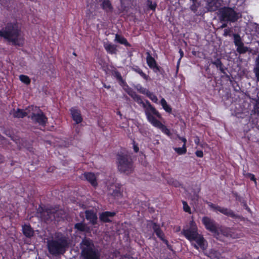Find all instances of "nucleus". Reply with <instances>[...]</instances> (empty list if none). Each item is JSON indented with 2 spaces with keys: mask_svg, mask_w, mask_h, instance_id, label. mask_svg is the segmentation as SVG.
<instances>
[{
  "mask_svg": "<svg viewBox=\"0 0 259 259\" xmlns=\"http://www.w3.org/2000/svg\"><path fill=\"white\" fill-rule=\"evenodd\" d=\"M0 37L15 46H21L24 42L21 30L16 23H8L0 30Z\"/></svg>",
  "mask_w": 259,
  "mask_h": 259,
  "instance_id": "nucleus-1",
  "label": "nucleus"
},
{
  "mask_svg": "<svg viewBox=\"0 0 259 259\" xmlns=\"http://www.w3.org/2000/svg\"><path fill=\"white\" fill-rule=\"evenodd\" d=\"M80 245L82 259H100L98 250L92 240L85 238L82 240Z\"/></svg>",
  "mask_w": 259,
  "mask_h": 259,
  "instance_id": "nucleus-2",
  "label": "nucleus"
},
{
  "mask_svg": "<svg viewBox=\"0 0 259 259\" xmlns=\"http://www.w3.org/2000/svg\"><path fill=\"white\" fill-rule=\"evenodd\" d=\"M117 164L118 170L121 173L130 175L134 171L133 161L127 155H118Z\"/></svg>",
  "mask_w": 259,
  "mask_h": 259,
  "instance_id": "nucleus-3",
  "label": "nucleus"
},
{
  "mask_svg": "<svg viewBox=\"0 0 259 259\" xmlns=\"http://www.w3.org/2000/svg\"><path fill=\"white\" fill-rule=\"evenodd\" d=\"M143 107L145 109V113L146 115L148 121L152 124H154L158 120L155 117L161 118V115L156 109L152 106L149 101H147L146 103L143 104Z\"/></svg>",
  "mask_w": 259,
  "mask_h": 259,
  "instance_id": "nucleus-4",
  "label": "nucleus"
},
{
  "mask_svg": "<svg viewBox=\"0 0 259 259\" xmlns=\"http://www.w3.org/2000/svg\"><path fill=\"white\" fill-rule=\"evenodd\" d=\"M67 243L65 240L59 241H49L48 247L49 252L53 254L62 253L64 251V248L67 246Z\"/></svg>",
  "mask_w": 259,
  "mask_h": 259,
  "instance_id": "nucleus-5",
  "label": "nucleus"
},
{
  "mask_svg": "<svg viewBox=\"0 0 259 259\" xmlns=\"http://www.w3.org/2000/svg\"><path fill=\"white\" fill-rule=\"evenodd\" d=\"M181 233L190 242H192L194 238L199 234L198 228L193 221H191L189 226L184 228Z\"/></svg>",
  "mask_w": 259,
  "mask_h": 259,
  "instance_id": "nucleus-6",
  "label": "nucleus"
},
{
  "mask_svg": "<svg viewBox=\"0 0 259 259\" xmlns=\"http://www.w3.org/2000/svg\"><path fill=\"white\" fill-rule=\"evenodd\" d=\"M220 14L222 20L224 21H230L235 22L238 19L237 14L232 9L229 8H224L221 10Z\"/></svg>",
  "mask_w": 259,
  "mask_h": 259,
  "instance_id": "nucleus-7",
  "label": "nucleus"
},
{
  "mask_svg": "<svg viewBox=\"0 0 259 259\" xmlns=\"http://www.w3.org/2000/svg\"><path fill=\"white\" fill-rule=\"evenodd\" d=\"M37 110L38 108L37 107L31 106L26 109L25 110L20 109H17L16 110L13 109L11 111L10 114L15 118H23L26 116L29 117L31 111L35 110L36 111Z\"/></svg>",
  "mask_w": 259,
  "mask_h": 259,
  "instance_id": "nucleus-8",
  "label": "nucleus"
},
{
  "mask_svg": "<svg viewBox=\"0 0 259 259\" xmlns=\"http://www.w3.org/2000/svg\"><path fill=\"white\" fill-rule=\"evenodd\" d=\"M192 242V245L197 249L199 248L202 250H206L207 247V242L201 234H198Z\"/></svg>",
  "mask_w": 259,
  "mask_h": 259,
  "instance_id": "nucleus-9",
  "label": "nucleus"
},
{
  "mask_svg": "<svg viewBox=\"0 0 259 259\" xmlns=\"http://www.w3.org/2000/svg\"><path fill=\"white\" fill-rule=\"evenodd\" d=\"M38 108L36 111H31L29 117H31L33 121L39 124L44 125L47 122V118L41 111L38 112Z\"/></svg>",
  "mask_w": 259,
  "mask_h": 259,
  "instance_id": "nucleus-10",
  "label": "nucleus"
},
{
  "mask_svg": "<svg viewBox=\"0 0 259 259\" xmlns=\"http://www.w3.org/2000/svg\"><path fill=\"white\" fill-rule=\"evenodd\" d=\"M202 222L208 230L214 234L218 232V227L213 220L205 217L202 218Z\"/></svg>",
  "mask_w": 259,
  "mask_h": 259,
  "instance_id": "nucleus-11",
  "label": "nucleus"
},
{
  "mask_svg": "<svg viewBox=\"0 0 259 259\" xmlns=\"http://www.w3.org/2000/svg\"><path fill=\"white\" fill-rule=\"evenodd\" d=\"M208 206L210 208L214 211H219L223 214L232 218L236 217V215L234 212L227 208L221 207L219 206H217L211 203H209Z\"/></svg>",
  "mask_w": 259,
  "mask_h": 259,
  "instance_id": "nucleus-12",
  "label": "nucleus"
},
{
  "mask_svg": "<svg viewBox=\"0 0 259 259\" xmlns=\"http://www.w3.org/2000/svg\"><path fill=\"white\" fill-rule=\"evenodd\" d=\"M70 112L72 118L76 123L78 124L82 122V118L79 110L75 108H72L70 109Z\"/></svg>",
  "mask_w": 259,
  "mask_h": 259,
  "instance_id": "nucleus-13",
  "label": "nucleus"
},
{
  "mask_svg": "<svg viewBox=\"0 0 259 259\" xmlns=\"http://www.w3.org/2000/svg\"><path fill=\"white\" fill-rule=\"evenodd\" d=\"M146 61L149 67L151 69H153L154 71L157 72L159 70V67L157 66L155 60L149 53L147 54Z\"/></svg>",
  "mask_w": 259,
  "mask_h": 259,
  "instance_id": "nucleus-14",
  "label": "nucleus"
},
{
  "mask_svg": "<svg viewBox=\"0 0 259 259\" xmlns=\"http://www.w3.org/2000/svg\"><path fill=\"white\" fill-rule=\"evenodd\" d=\"M86 219L89 220L92 224L97 223V217L96 213L92 210H87L85 211Z\"/></svg>",
  "mask_w": 259,
  "mask_h": 259,
  "instance_id": "nucleus-15",
  "label": "nucleus"
},
{
  "mask_svg": "<svg viewBox=\"0 0 259 259\" xmlns=\"http://www.w3.org/2000/svg\"><path fill=\"white\" fill-rule=\"evenodd\" d=\"M152 227L157 237L160 238L163 241L167 242V241L164 239V234L160 229L159 226L156 225L155 223H152Z\"/></svg>",
  "mask_w": 259,
  "mask_h": 259,
  "instance_id": "nucleus-16",
  "label": "nucleus"
},
{
  "mask_svg": "<svg viewBox=\"0 0 259 259\" xmlns=\"http://www.w3.org/2000/svg\"><path fill=\"white\" fill-rule=\"evenodd\" d=\"M220 232L224 236L227 237H231L233 238L237 237L234 234H233L232 230H231L229 228L218 227V232L216 234H219Z\"/></svg>",
  "mask_w": 259,
  "mask_h": 259,
  "instance_id": "nucleus-17",
  "label": "nucleus"
},
{
  "mask_svg": "<svg viewBox=\"0 0 259 259\" xmlns=\"http://www.w3.org/2000/svg\"><path fill=\"white\" fill-rule=\"evenodd\" d=\"M84 176L86 180L89 182L93 186H96L97 185L96 177L94 174L92 172H88L85 173Z\"/></svg>",
  "mask_w": 259,
  "mask_h": 259,
  "instance_id": "nucleus-18",
  "label": "nucleus"
},
{
  "mask_svg": "<svg viewBox=\"0 0 259 259\" xmlns=\"http://www.w3.org/2000/svg\"><path fill=\"white\" fill-rule=\"evenodd\" d=\"M154 127H156L160 129L164 134L167 136L170 135L169 130L159 120L157 121L154 124L152 125Z\"/></svg>",
  "mask_w": 259,
  "mask_h": 259,
  "instance_id": "nucleus-19",
  "label": "nucleus"
},
{
  "mask_svg": "<svg viewBox=\"0 0 259 259\" xmlns=\"http://www.w3.org/2000/svg\"><path fill=\"white\" fill-rule=\"evenodd\" d=\"M115 214L114 212L105 211L100 215V219L103 222H109L111 221L110 218L113 217Z\"/></svg>",
  "mask_w": 259,
  "mask_h": 259,
  "instance_id": "nucleus-20",
  "label": "nucleus"
},
{
  "mask_svg": "<svg viewBox=\"0 0 259 259\" xmlns=\"http://www.w3.org/2000/svg\"><path fill=\"white\" fill-rule=\"evenodd\" d=\"M108 193L115 197L119 196L121 194L119 188H117L114 185H111L109 187L108 189Z\"/></svg>",
  "mask_w": 259,
  "mask_h": 259,
  "instance_id": "nucleus-21",
  "label": "nucleus"
},
{
  "mask_svg": "<svg viewBox=\"0 0 259 259\" xmlns=\"http://www.w3.org/2000/svg\"><path fill=\"white\" fill-rule=\"evenodd\" d=\"M101 7L106 12H110L112 10V7L109 0H101Z\"/></svg>",
  "mask_w": 259,
  "mask_h": 259,
  "instance_id": "nucleus-22",
  "label": "nucleus"
},
{
  "mask_svg": "<svg viewBox=\"0 0 259 259\" xmlns=\"http://www.w3.org/2000/svg\"><path fill=\"white\" fill-rule=\"evenodd\" d=\"M22 230L23 234L27 237H30L33 235V231L29 225H24Z\"/></svg>",
  "mask_w": 259,
  "mask_h": 259,
  "instance_id": "nucleus-23",
  "label": "nucleus"
},
{
  "mask_svg": "<svg viewBox=\"0 0 259 259\" xmlns=\"http://www.w3.org/2000/svg\"><path fill=\"white\" fill-rule=\"evenodd\" d=\"M104 47L107 52L111 54L116 53V48L114 45L110 43H105Z\"/></svg>",
  "mask_w": 259,
  "mask_h": 259,
  "instance_id": "nucleus-24",
  "label": "nucleus"
},
{
  "mask_svg": "<svg viewBox=\"0 0 259 259\" xmlns=\"http://www.w3.org/2000/svg\"><path fill=\"white\" fill-rule=\"evenodd\" d=\"M211 259H220L221 254L214 249H211L207 255Z\"/></svg>",
  "mask_w": 259,
  "mask_h": 259,
  "instance_id": "nucleus-25",
  "label": "nucleus"
},
{
  "mask_svg": "<svg viewBox=\"0 0 259 259\" xmlns=\"http://www.w3.org/2000/svg\"><path fill=\"white\" fill-rule=\"evenodd\" d=\"M115 40L121 44H123L126 46L129 45L126 39L124 37L118 34H116Z\"/></svg>",
  "mask_w": 259,
  "mask_h": 259,
  "instance_id": "nucleus-26",
  "label": "nucleus"
},
{
  "mask_svg": "<svg viewBox=\"0 0 259 259\" xmlns=\"http://www.w3.org/2000/svg\"><path fill=\"white\" fill-rule=\"evenodd\" d=\"M160 103L163 108L165 110V111L168 113H170L171 112V108L167 104L166 101L164 98L161 99L160 101Z\"/></svg>",
  "mask_w": 259,
  "mask_h": 259,
  "instance_id": "nucleus-27",
  "label": "nucleus"
},
{
  "mask_svg": "<svg viewBox=\"0 0 259 259\" xmlns=\"http://www.w3.org/2000/svg\"><path fill=\"white\" fill-rule=\"evenodd\" d=\"M254 72L256 77L257 80L259 81V55L255 60V67L254 68Z\"/></svg>",
  "mask_w": 259,
  "mask_h": 259,
  "instance_id": "nucleus-28",
  "label": "nucleus"
},
{
  "mask_svg": "<svg viewBox=\"0 0 259 259\" xmlns=\"http://www.w3.org/2000/svg\"><path fill=\"white\" fill-rule=\"evenodd\" d=\"M75 228L80 231H87L88 227L83 223H77L75 225Z\"/></svg>",
  "mask_w": 259,
  "mask_h": 259,
  "instance_id": "nucleus-29",
  "label": "nucleus"
},
{
  "mask_svg": "<svg viewBox=\"0 0 259 259\" xmlns=\"http://www.w3.org/2000/svg\"><path fill=\"white\" fill-rule=\"evenodd\" d=\"M135 88L139 92L146 95L149 92L148 90L142 87L140 84H137Z\"/></svg>",
  "mask_w": 259,
  "mask_h": 259,
  "instance_id": "nucleus-30",
  "label": "nucleus"
},
{
  "mask_svg": "<svg viewBox=\"0 0 259 259\" xmlns=\"http://www.w3.org/2000/svg\"><path fill=\"white\" fill-rule=\"evenodd\" d=\"M174 150L178 154L180 155L185 154L187 151L186 146H185V145H183L182 147L181 148H175Z\"/></svg>",
  "mask_w": 259,
  "mask_h": 259,
  "instance_id": "nucleus-31",
  "label": "nucleus"
},
{
  "mask_svg": "<svg viewBox=\"0 0 259 259\" xmlns=\"http://www.w3.org/2000/svg\"><path fill=\"white\" fill-rule=\"evenodd\" d=\"M20 80L23 83L28 84L30 82L29 77L25 75H21L19 76Z\"/></svg>",
  "mask_w": 259,
  "mask_h": 259,
  "instance_id": "nucleus-32",
  "label": "nucleus"
},
{
  "mask_svg": "<svg viewBox=\"0 0 259 259\" xmlns=\"http://www.w3.org/2000/svg\"><path fill=\"white\" fill-rule=\"evenodd\" d=\"M146 96L149 98L150 100H151L153 102L157 103L158 99L153 93L149 91Z\"/></svg>",
  "mask_w": 259,
  "mask_h": 259,
  "instance_id": "nucleus-33",
  "label": "nucleus"
},
{
  "mask_svg": "<svg viewBox=\"0 0 259 259\" xmlns=\"http://www.w3.org/2000/svg\"><path fill=\"white\" fill-rule=\"evenodd\" d=\"M147 5L152 10H155L156 7V4L153 2L151 0H148L147 2Z\"/></svg>",
  "mask_w": 259,
  "mask_h": 259,
  "instance_id": "nucleus-34",
  "label": "nucleus"
},
{
  "mask_svg": "<svg viewBox=\"0 0 259 259\" xmlns=\"http://www.w3.org/2000/svg\"><path fill=\"white\" fill-rule=\"evenodd\" d=\"M237 47V51L239 53H244L247 51V48L243 46V44H242Z\"/></svg>",
  "mask_w": 259,
  "mask_h": 259,
  "instance_id": "nucleus-35",
  "label": "nucleus"
},
{
  "mask_svg": "<svg viewBox=\"0 0 259 259\" xmlns=\"http://www.w3.org/2000/svg\"><path fill=\"white\" fill-rule=\"evenodd\" d=\"M138 73H139L143 78H144L146 80L148 79V76L145 73H144L142 70H141L139 68L136 69L135 70Z\"/></svg>",
  "mask_w": 259,
  "mask_h": 259,
  "instance_id": "nucleus-36",
  "label": "nucleus"
},
{
  "mask_svg": "<svg viewBox=\"0 0 259 259\" xmlns=\"http://www.w3.org/2000/svg\"><path fill=\"white\" fill-rule=\"evenodd\" d=\"M234 43L236 46L243 44L241 41L240 37L237 35L234 36Z\"/></svg>",
  "mask_w": 259,
  "mask_h": 259,
  "instance_id": "nucleus-37",
  "label": "nucleus"
},
{
  "mask_svg": "<svg viewBox=\"0 0 259 259\" xmlns=\"http://www.w3.org/2000/svg\"><path fill=\"white\" fill-rule=\"evenodd\" d=\"M244 175L245 177L248 178L250 179L251 180L254 181V183L256 184V179L255 178L254 175L250 173H246V174H244Z\"/></svg>",
  "mask_w": 259,
  "mask_h": 259,
  "instance_id": "nucleus-38",
  "label": "nucleus"
},
{
  "mask_svg": "<svg viewBox=\"0 0 259 259\" xmlns=\"http://www.w3.org/2000/svg\"><path fill=\"white\" fill-rule=\"evenodd\" d=\"M134 100L139 104H141L142 106H143V104H145L142 101L141 97L139 96L138 95L134 99Z\"/></svg>",
  "mask_w": 259,
  "mask_h": 259,
  "instance_id": "nucleus-39",
  "label": "nucleus"
},
{
  "mask_svg": "<svg viewBox=\"0 0 259 259\" xmlns=\"http://www.w3.org/2000/svg\"><path fill=\"white\" fill-rule=\"evenodd\" d=\"M183 209L184 211L190 212V208L185 201H183Z\"/></svg>",
  "mask_w": 259,
  "mask_h": 259,
  "instance_id": "nucleus-40",
  "label": "nucleus"
},
{
  "mask_svg": "<svg viewBox=\"0 0 259 259\" xmlns=\"http://www.w3.org/2000/svg\"><path fill=\"white\" fill-rule=\"evenodd\" d=\"M128 94L134 99L138 95L135 92L133 91H130L128 92Z\"/></svg>",
  "mask_w": 259,
  "mask_h": 259,
  "instance_id": "nucleus-41",
  "label": "nucleus"
},
{
  "mask_svg": "<svg viewBox=\"0 0 259 259\" xmlns=\"http://www.w3.org/2000/svg\"><path fill=\"white\" fill-rule=\"evenodd\" d=\"M195 154H196V156L198 157H202L203 156V153L201 150H197L195 152Z\"/></svg>",
  "mask_w": 259,
  "mask_h": 259,
  "instance_id": "nucleus-42",
  "label": "nucleus"
},
{
  "mask_svg": "<svg viewBox=\"0 0 259 259\" xmlns=\"http://www.w3.org/2000/svg\"><path fill=\"white\" fill-rule=\"evenodd\" d=\"M213 64L215 65L217 67H221L222 65V64L220 60H217V61L213 62Z\"/></svg>",
  "mask_w": 259,
  "mask_h": 259,
  "instance_id": "nucleus-43",
  "label": "nucleus"
},
{
  "mask_svg": "<svg viewBox=\"0 0 259 259\" xmlns=\"http://www.w3.org/2000/svg\"><path fill=\"white\" fill-rule=\"evenodd\" d=\"M179 139L181 140H182L184 144L183 145H185V146H186V142H187V140L185 138H183V137H178Z\"/></svg>",
  "mask_w": 259,
  "mask_h": 259,
  "instance_id": "nucleus-44",
  "label": "nucleus"
},
{
  "mask_svg": "<svg viewBox=\"0 0 259 259\" xmlns=\"http://www.w3.org/2000/svg\"><path fill=\"white\" fill-rule=\"evenodd\" d=\"M179 53L180 54V56H181V58H180V59L178 61V63H180V60H181V59L183 57V55H184V53H183V52L182 51V50L181 49H180L179 50Z\"/></svg>",
  "mask_w": 259,
  "mask_h": 259,
  "instance_id": "nucleus-45",
  "label": "nucleus"
},
{
  "mask_svg": "<svg viewBox=\"0 0 259 259\" xmlns=\"http://www.w3.org/2000/svg\"><path fill=\"white\" fill-rule=\"evenodd\" d=\"M195 143L198 145L199 143V139L198 137H196L195 139Z\"/></svg>",
  "mask_w": 259,
  "mask_h": 259,
  "instance_id": "nucleus-46",
  "label": "nucleus"
},
{
  "mask_svg": "<svg viewBox=\"0 0 259 259\" xmlns=\"http://www.w3.org/2000/svg\"><path fill=\"white\" fill-rule=\"evenodd\" d=\"M227 26V24H223L221 26V28H225Z\"/></svg>",
  "mask_w": 259,
  "mask_h": 259,
  "instance_id": "nucleus-47",
  "label": "nucleus"
},
{
  "mask_svg": "<svg viewBox=\"0 0 259 259\" xmlns=\"http://www.w3.org/2000/svg\"><path fill=\"white\" fill-rule=\"evenodd\" d=\"M244 206L245 207V209H246L248 211L250 210V209L249 208V207L246 204L244 205Z\"/></svg>",
  "mask_w": 259,
  "mask_h": 259,
  "instance_id": "nucleus-48",
  "label": "nucleus"
},
{
  "mask_svg": "<svg viewBox=\"0 0 259 259\" xmlns=\"http://www.w3.org/2000/svg\"><path fill=\"white\" fill-rule=\"evenodd\" d=\"M117 77H118V78L121 79V76L119 74H117Z\"/></svg>",
  "mask_w": 259,
  "mask_h": 259,
  "instance_id": "nucleus-49",
  "label": "nucleus"
},
{
  "mask_svg": "<svg viewBox=\"0 0 259 259\" xmlns=\"http://www.w3.org/2000/svg\"><path fill=\"white\" fill-rule=\"evenodd\" d=\"M135 150L136 152H137L138 151V148L137 147H135Z\"/></svg>",
  "mask_w": 259,
  "mask_h": 259,
  "instance_id": "nucleus-50",
  "label": "nucleus"
},
{
  "mask_svg": "<svg viewBox=\"0 0 259 259\" xmlns=\"http://www.w3.org/2000/svg\"><path fill=\"white\" fill-rule=\"evenodd\" d=\"M177 230L178 231H180V227H178V228L177 229Z\"/></svg>",
  "mask_w": 259,
  "mask_h": 259,
  "instance_id": "nucleus-51",
  "label": "nucleus"
},
{
  "mask_svg": "<svg viewBox=\"0 0 259 259\" xmlns=\"http://www.w3.org/2000/svg\"><path fill=\"white\" fill-rule=\"evenodd\" d=\"M256 259H259V256Z\"/></svg>",
  "mask_w": 259,
  "mask_h": 259,
  "instance_id": "nucleus-52",
  "label": "nucleus"
}]
</instances>
